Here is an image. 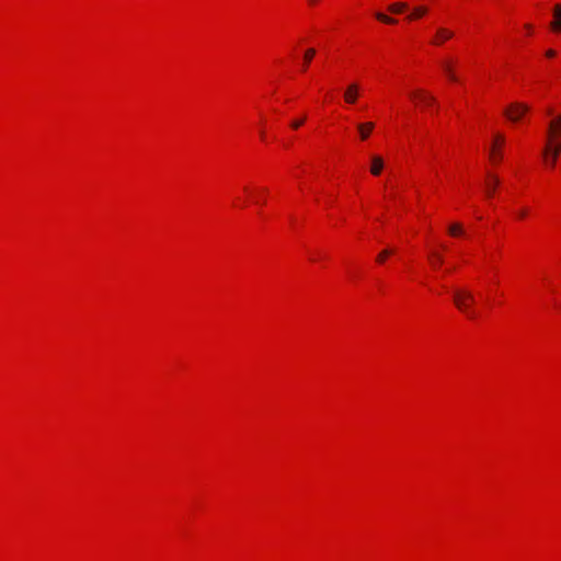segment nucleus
Wrapping results in <instances>:
<instances>
[{"label":"nucleus","instance_id":"obj_12","mask_svg":"<svg viewBox=\"0 0 561 561\" xmlns=\"http://www.w3.org/2000/svg\"><path fill=\"white\" fill-rule=\"evenodd\" d=\"M407 8H408L407 3H404V2H396V3L390 4L388 7V10L391 13L398 14V13L403 12Z\"/></svg>","mask_w":561,"mask_h":561},{"label":"nucleus","instance_id":"obj_14","mask_svg":"<svg viewBox=\"0 0 561 561\" xmlns=\"http://www.w3.org/2000/svg\"><path fill=\"white\" fill-rule=\"evenodd\" d=\"M316 56V49L313 48H309L306 50L305 53V56H304V70L307 69L308 65L310 64V61L312 60V58Z\"/></svg>","mask_w":561,"mask_h":561},{"label":"nucleus","instance_id":"obj_25","mask_svg":"<svg viewBox=\"0 0 561 561\" xmlns=\"http://www.w3.org/2000/svg\"><path fill=\"white\" fill-rule=\"evenodd\" d=\"M547 113H548L549 115H552V110H551V108H549V110L547 111Z\"/></svg>","mask_w":561,"mask_h":561},{"label":"nucleus","instance_id":"obj_11","mask_svg":"<svg viewBox=\"0 0 561 561\" xmlns=\"http://www.w3.org/2000/svg\"><path fill=\"white\" fill-rule=\"evenodd\" d=\"M431 264L434 268L439 267L444 263V259L439 253L432 252L430 255Z\"/></svg>","mask_w":561,"mask_h":561},{"label":"nucleus","instance_id":"obj_20","mask_svg":"<svg viewBox=\"0 0 561 561\" xmlns=\"http://www.w3.org/2000/svg\"><path fill=\"white\" fill-rule=\"evenodd\" d=\"M490 157L494 162H499L502 159V153L499 149L491 148Z\"/></svg>","mask_w":561,"mask_h":561},{"label":"nucleus","instance_id":"obj_2","mask_svg":"<svg viewBox=\"0 0 561 561\" xmlns=\"http://www.w3.org/2000/svg\"><path fill=\"white\" fill-rule=\"evenodd\" d=\"M453 300L457 309L465 313L469 319L477 318V312L473 309L476 298L470 290L456 289L453 294Z\"/></svg>","mask_w":561,"mask_h":561},{"label":"nucleus","instance_id":"obj_4","mask_svg":"<svg viewBox=\"0 0 561 561\" xmlns=\"http://www.w3.org/2000/svg\"><path fill=\"white\" fill-rule=\"evenodd\" d=\"M411 98L419 101L420 103L430 106L436 103V99L431 93L424 91V90H415L411 93Z\"/></svg>","mask_w":561,"mask_h":561},{"label":"nucleus","instance_id":"obj_19","mask_svg":"<svg viewBox=\"0 0 561 561\" xmlns=\"http://www.w3.org/2000/svg\"><path fill=\"white\" fill-rule=\"evenodd\" d=\"M505 142V138L501 134H496L493 138L492 147L494 149H497L499 146H502Z\"/></svg>","mask_w":561,"mask_h":561},{"label":"nucleus","instance_id":"obj_13","mask_svg":"<svg viewBox=\"0 0 561 561\" xmlns=\"http://www.w3.org/2000/svg\"><path fill=\"white\" fill-rule=\"evenodd\" d=\"M500 180L496 176H492V181L486 184V196L491 197L493 192L495 191L496 186L499 185Z\"/></svg>","mask_w":561,"mask_h":561},{"label":"nucleus","instance_id":"obj_8","mask_svg":"<svg viewBox=\"0 0 561 561\" xmlns=\"http://www.w3.org/2000/svg\"><path fill=\"white\" fill-rule=\"evenodd\" d=\"M385 162L380 156L371 157L370 172L373 175H379L383 169Z\"/></svg>","mask_w":561,"mask_h":561},{"label":"nucleus","instance_id":"obj_17","mask_svg":"<svg viewBox=\"0 0 561 561\" xmlns=\"http://www.w3.org/2000/svg\"><path fill=\"white\" fill-rule=\"evenodd\" d=\"M392 253H393V250H391V249H385V250H382V251L378 254V256H377V259H376V260H377V262H378V263H383V262L386 261V259H387L390 254H392Z\"/></svg>","mask_w":561,"mask_h":561},{"label":"nucleus","instance_id":"obj_23","mask_svg":"<svg viewBox=\"0 0 561 561\" xmlns=\"http://www.w3.org/2000/svg\"><path fill=\"white\" fill-rule=\"evenodd\" d=\"M526 215H527V210L526 209H522V210L518 211V216L520 218H524Z\"/></svg>","mask_w":561,"mask_h":561},{"label":"nucleus","instance_id":"obj_18","mask_svg":"<svg viewBox=\"0 0 561 561\" xmlns=\"http://www.w3.org/2000/svg\"><path fill=\"white\" fill-rule=\"evenodd\" d=\"M448 231L451 236H458L462 233V227L460 224H453L449 226Z\"/></svg>","mask_w":561,"mask_h":561},{"label":"nucleus","instance_id":"obj_3","mask_svg":"<svg viewBox=\"0 0 561 561\" xmlns=\"http://www.w3.org/2000/svg\"><path fill=\"white\" fill-rule=\"evenodd\" d=\"M529 107L522 103L511 104L505 111L504 115L512 122H518L522 116L527 113Z\"/></svg>","mask_w":561,"mask_h":561},{"label":"nucleus","instance_id":"obj_16","mask_svg":"<svg viewBox=\"0 0 561 561\" xmlns=\"http://www.w3.org/2000/svg\"><path fill=\"white\" fill-rule=\"evenodd\" d=\"M376 19H378L380 22H383V23H387V24H394L397 22V20L381 13V12H377L375 14Z\"/></svg>","mask_w":561,"mask_h":561},{"label":"nucleus","instance_id":"obj_22","mask_svg":"<svg viewBox=\"0 0 561 561\" xmlns=\"http://www.w3.org/2000/svg\"><path fill=\"white\" fill-rule=\"evenodd\" d=\"M546 56H547L548 58H552V57H554V56H556V50H553V49H548V50L546 51Z\"/></svg>","mask_w":561,"mask_h":561},{"label":"nucleus","instance_id":"obj_10","mask_svg":"<svg viewBox=\"0 0 561 561\" xmlns=\"http://www.w3.org/2000/svg\"><path fill=\"white\" fill-rule=\"evenodd\" d=\"M442 67H443L444 72L446 73V76L448 77L449 80H451V81H457L458 80L456 73L454 72L453 65H451L450 61H444L442 64Z\"/></svg>","mask_w":561,"mask_h":561},{"label":"nucleus","instance_id":"obj_15","mask_svg":"<svg viewBox=\"0 0 561 561\" xmlns=\"http://www.w3.org/2000/svg\"><path fill=\"white\" fill-rule=\"evenodd\" d=\"M427 9L425 7H417L413 10V12L409 15V19H417L426 14Z\"/></svg>","mask_w":561,"mask_h":561},{"label":"nucleus","instance_id":"obj_9","mask_svg":"<svg viewBox=\"0 0 561 561\" xmlns=\"http://www.w3.org/2000/svg\"><path fill=\"white\" fill-rule=\"evenodd\" d=\"M374 127H375V125L371 122L358 124L357 128H358L360 138L363 140H366L369 137Z\"/></svg>","mask_w":561,"mask_h":561},{"label":"nucleus","instance_id":"obj_24","mask_svg":"<svg viewBox=\"0 0 561 561\" xmlns=\"http://www.w3.org/2000/svg\"><path fill=\"white\" fill-rule=\"evenodd\" d=\"M525 27L527 28V31H530V28H531V25H529V24H526V25H525Z\"/></svg>","mask_w":561,"mask_h":561},{"label":"nucleus","instance_id":"obj_6","mask_svg":"<svg viewBox=\"0 0 561 561\" xmlns=\"http://www.w3.org/2000/svg\"><path fill=\"white\" fill-rule=\"evenodd\" d=\"M359 95V85L357 83H351L344 93V100L348 104H354Z\"/></svg>","mask_w":561,"mask_h":561},{"label":"nucleus","instance_id":"obj_1","mask_svg":"<svg viewBox=\"0 0 561 561\" xmlns=\"http://www.w3.org/2000/svg\"><path fill=\"white\" fill-rule=\"evenodd\" d=\"M561 116L554 117L548 126L547 141L542 154L547 164L551 168L556 165L558 157L561 153Z\"/></svg>","mask_w":561,"mask_h":561},{"label":"nucleus","instance_id":"obj_5","mask_svg":"<svg viewBox=\"0 0 561 561\" xmlns=\"http://www.w3.org/2000/svg\"><path fill=\"white\" fill-rule=\"evenodd\" d=\"M453 36H454L453 31L445 28V27H439L436 31V34H435L434 39L432 41V44L442 45L445 41L450 39Z\"/></svg>","mask_w":561,"mask_h":561},{"label":"nucleus","instance_id":"obj_7","mask_svg":"<svg viewBox=\"0 0 561 561\" xmlns=\"http://www.w3.org/2000/svg\"><path fill=\"white\" fill-rule=\"evenodd\" d=\"M550 28L554 33H561V4L558 3L553 7V20L550 23Z\"/></svg>","mask_w":561,"mask_h":561},{"label":"nucleus","instance_id":"obj_21","mask_svg":"<svg viewBox=\"0 0 561 561\" xmlns=\"http://www.w3.org/2000/svg\"><path fill=\"white\" fill-rule=\"evenodd\" d=\"M305 119H306V118H305V117H302V118H300V119L294 121V122L291 123V127H293V128H295V129L299 128V127L305 123Z\"/></svg>","mask_w":561,"mask_h":561}]
</instances>
